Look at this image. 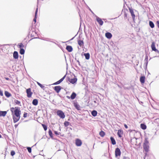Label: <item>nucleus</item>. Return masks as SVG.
I'll return each mask as SVG.
<instances>
[{
    "label": "nucleus",
    "mask_w": 159,
    "mask_h": 159,
    "mask_svg": "<svg viewBox=\"0 0 159 159\" xmlns=\"http://www.w3.org/2000/svg\"><path fill=\"white\" fill-rule=\"evenodd\" d=\"M57 115L62 119H64L65 117L64 113L61 110L57 111Z\"/></svg>",
    "instance_id": "1"
},
{
    "label": "nucleus",
    "mask_w": 159,
    "mask_h": 159,
    "mask_svg": "<svg viewBox=\"0 0 159 159\" xmlns=\"http://www.w3.org/2000/svg\"><path fill=\"white\" fill-rule=\"evenodd\" d=\"M21 111L20 109H16L14 111V115L15 116H16L17 117H20V113Z\"/></svg>",
    "instance_id": "2"
},
{
    "label": "nucleus",
    "mask_w": 159,
    "mask_h": 159,
    "mask_svg": "<svg viewBox=\"0 0 159 159\" xmlns=\"http://www.w3.org/2000/svg\"><path fill=\"white\" fill-rule=\"evenodd\" d=\"M143 148L146 152L148 151L149 146L148 141H146L143 144Z\"/></svg>",
    "instance_id": "3"
},
{
    "label": "nucleus",
    "mask_w": 159,
    "mask_h": 159,
    "mask_svg": "<svg viewBox=\"0 0 159 159\" xmlns=\"http://www.w3.org/2000/svg\"><path fill=\"white\" fill-rule=\"evenodd\" d=\"M121 154V152L119 148H117L116 149L115 151V155L116 157H117L118 156H120Z\"/></svg>",
    "instance_id": "4"
},
{
    "label": "nucleus",
    "mask_w": 159,
    "mask_h": 159,
    "mask_svg": "<svg viewBox=\"0 0 159 159\" xmlns=\"http://www.w3.org/2000/svg\"><path fill=\"white\" fill-rule=\"evenodd\" d=\"M151 47L152 49V50L157 52L159 53V51L155 47V43L154 42H152V44H151Z\"/></svg>",
    "instance_id": "5"
},
{
    "label": "nucleus",
    "mask_w": 159,
    "mask_h": 159,
    "mask_svg": "<svg viewBox=\"0 0 159 159\" xmlns=\"http://www.w3.org/2000/svg\"><path fill=\"white\" fill-rule=\"evenodd\" d=\"M26 93L28 97L30 98L31 97L32 93L31 92V89L30 88L27 89Z\"/></svg>",
    "instance_id": "6"
},
{
    "label": "nucleus",
    "mask_w": 159,
    "mask_h": 159,
    "mask_svg": "<svg viewBox=\"0 0 159 159\" xmlns=\"http://www.w3.org/2000/svg\"><path fill=\"white\" fill-rule=\"evenodd\" d=\"M75 144L77 146H80L82 144V142L80 140L77 139L75 140Z\"/></svg>",
    "instance_id": "7"
},
{
    "label": "nucleus",
    "mask_w": 159,
    "mask_h": 159,
    "mask_svg": "<svg viewBox=\"0 0 159 159\" xmlns=\"http://www.w3.org/2000/svg\"><path fill=\"white\" fill-rule=\"evenodd\" d=\"M96 20L98 23L100 25H102L103 23V22L100 18H99L97 16H96Z\"/></svg>",
    "instance_id": "8"
},
{
    "label": "nucleus",
    "mask_w": 159,
    "mask_h": 159,
    "mask_svg": "<svg viewBox=\"0 0 159 159\" xmlns=\"http://www.w3.org/2000/svg\"><path fill=\"white\" fill-rule=\"evenodd\" d=\"M61 89V87L60 86H56L54 87V89L57 93H59Z\"/></svg>",
    "instance_id": "9"
},
{
    "label": "nucleus",
    "mask_w": 159,
    "mask_h": 159,
    "mask_svg": "<svg viewBox=\"0 0 159 159\" xmlns=\"http://www.w3.org/2000/svg\"><path fill=\"white\" fill-rule=\"evenodd\" d=\"M77 79L76 78H75L71 79H69V80H68V81H69L70 83L74 84L77 82Z\"/></svg>",
    "instance_id": "10"
},
{
    "label": "nucleus",
    "mask_w": 159,
    "mask_h": 159,
    "mask_svg": "<svg viewBox=\"0 0 159 159\" xmlns=\"http://www.w3.org/2000/svg\"><path fill=\"white\" fill-rule=\"evenodd\" d=\"M129 10L130 12L131 13V15L133 19L134 20L135 16L134 14V11L133 9H132L129 8Z\"/></svg>",
    "instance_id": "11"
},
{
    "label": "nucleus",
    "mask_w": 159,
    "mask_h": 159,
    "mask_svg": "<svg viewBox=\"0 0 159 159\" xmlns=\"http://www.w3.org/2000/svg\"><path fill=\"white\" fill-rule=\"evenodd\" d=\"M20 117H16V116L14 115H13V121L14 123H15L17 122L20 119Z\"/></svg>",
    "instance_id": "12"
},
{
    "label": "nucleus",
    "mask_w": 159,
    "mask_h": 159,
    "mask_svg": "<svg viewBox=\"0 0 159 159\" xmlns=\"http://www.w3.org/2000/svg\"><path fill=\"white\" fill-rule=\"evenodd\" d=\"M13 57L16 59H18V53L16 51H15L13 54Z\"/></svg>",
    "instance_id": "13"
},
{
    "label": "nucleus",
    "mask_w": 159,
    "mask_h": 159,
    "mask_svg": "<svg viewBox=\"0 0 159 159\" xmlns=\"http://www.w3.org/2000/svg\"><path fill=\"white\" fill-rule=\"evenodd\" d=\"M66 49L69 52H71L73 50L72 47L69 45H68L66 46Z\"/></svg>",
    "instance_id": "14"
},
{
    "label": "nucleus",
    "mask_w": 159,
    "mask_h": 159,
    "mask_svg": "<svg viewBox=\"0 0 159 159\" xmlns=\"http://www.w3.org/2000/svg\"><path fill=\"white\" fill-rule=\"evenodd\" d=\"M145 77L144 76H142L140 77V81L142 84L144 83L145 82Z\"/></svg>",
    "instance_id": "15"
},
{
    "label": "nucleus",
    "mask_w": 159,
    "mask_h": 159,
    "mask_svg": "<svg viewBox=\"0 0 159 159\" xmlns=\"http://www.w3.org/2000/svg\"><path fill=\"white\" fill-rule=\"evenodd\" d=\"M105 35L106 37L108 39H110L112 37V34L111 33L107 32L106 33Z\"/></svg>",
    "instance_id": "16"
},
{
    "label": "nucleus",
    "mask_w": 159,
    "mask_h": 159,
    "mask_svg": "<svg viewBox=\"0 0 159 159\" xmlns=\"http://www.w3.org/2000/svg\"><path fill=\"white\" fill-rule=\"evenodd\" d=\"M78 43L80 47H82L84 46V42L83 40H79Z\"/></svg>",
    "instance_id": "17"
},
{
    "label": "nucleus",
    "mask_w": 159,
    "mask_h": 159,
    "mask_svg": "<svg viewBox=\"0 0 159 159\" xmlns=\"http://www.w3.org/2000/svg\"><path fill=\"white\" fill-rule=\"evenodd\" d=\"M7 113L6 111H0V116H5Z\"/></svg>",
    "instance_id": "18"
},
{
    "label": "nucleus",
    "mask_w": 159,
    "mask_h": 159,
    "mask_svg": "<svg viewBox=\"0 0 159 159\" xmlns=\"http://www.w3.org/2000/svg\"><path fill=\"white\" fill-rule=\"evenodd\" d=\"M38 101L37 99H34L33 100L32 102V104L35 106H36L38 104Z\"/></svg>",
    "instance_id": "19"
},
{
    "label": "nucleus",
    "mask_w": 159,
    "mask_h": 159,
    "mask_svg": "<svg viewBox=\"0 0 159 159\" xmlns=\"http://www.w3.org/2000/svg\"><path fill=\"white\" fill-rule=\"evenodd\" d=\"M76 95V94L75 93L73 92L70 96L71 99L72 100L74 99L75 98Z\"/></svg>",
    "instance_id": "20"
},
{
    "label": "nucleus",
    "mask_w": 159,
    "mask_h": 159,
    "mask_svg": "<svg viewBox=\"0 0 159 159\" xmlns=\"http://www.w3.org/2000/svg\"><path fill=\"white\" fill-rule=\"evenodd\" d=\"M110 139H111V143H112V144L113 145L116 144V142L115 139H114V138L113 137H111L110 138Z\"/></svg>",
    "instance_id": "21"
},
{
    "label": "nucleus",
    "mask_w": 159,
    "mask_h": 159,
    "mask_svg": "<svg viewBox=\"0 0 159 159\" xmlns=\"http://www.w3.org/2000/svg\"><path fill=\"white\" fill-rule=\"evenodd\" d=\"M84 55L86 59L89 60V59L90 54L89 53H84Z\"/></svg>",
    "instance_id": "22"
},
{
    "label": "nucleus",
    "mask_w": 159,
    "mask_h": 159,
    "mask_svg": "<svg viewBox=\"0 0 159 159\" xmlns=\"http://www.w3.org/2000/svg\"><path fill=\"white\" fill-rule=\"evenodd\" d=\"M97 112L95 110L91 112L92 115L93 116H97Z\"/></svg>",
    "instance_id": "23"
},
{
    "label": "nucleus",
    "mask_w": 159,
    "mask_h": 159,
    "mask_svg": "<svg viewBox=\"0 0 159 159\" xmlns=\"http://www.w3.org/2000/svg\"><path fill=\"white\" fill-rule=\"evenodd\" d=\"M5 96L7 97H9L11 96V93L7 91H5Z\"/></svg>",
    "instance_id": "24"
},
{
    "label": "nucleus",
    "mask_w": 159,
    "mask_h": 159,
    "mask_svg": "<svg viewBox=\"0 0 159 159\" xmlns=\"http://www.w3.org/2000/svg\"><path fill=\"white\" fill-rule=\"evenodd\" d=\"M123 134V133L121 130H118L117 134L118 135L119 137H121L122 136V134Z\"/></svg>",
    "instance_id": "25"
},
{
    "label": "nucleus",
    "mask_w": 159,
    "mask_h": 159,
    "mask_svg": "<svg viewBox=\"0 0 159 159\" xmlns=\"http://www.w3.org/2000/svg\"><path fill=\"white\" fill-rule=\"evenodd\" d=\"M149 25L151 28H153L154 27V25L153 22L152 21H149Z\"/></svg>",
    "instance_id": "26"
},
{
    "label": "nucleus",
    "mask_w": 159,
    "mask_h": 159,
    "mask_svg": "<svg viewBox=\"0 0 159 159\" xmlns=\"http://www.w3.org/2000/svg\"><path fill=\"white\" fill-rule=\"evenodd\" d=\"M141 128L143 129H146V126L143 124H141L140 125Z\"/></svg>",
    "instance_id": "27"
},
{
    "label": "nucleus",
    "mask_w": 159,
    "mask_h": 159,
    "mask_svg": "<svg viewBox=\"0 0 159 159\" xmlns=\"http://www.w3.org/2000/svg\"><path fill=\"white\" fill-rule=\"evenodd\" d=\"M38 8H37L35 12V16L34 18V19L33 20L35 22H36V18H37L36 16L38 12Z\"/></svg>",
    "instance_id": "28"
},
{
    "label": "nucleus",
    "mask_w": 159,
    "mask_h": 159,
    "mask_svg": "<svg viewBox=\"0 0 159 159\" xmlns=\"http://www.w3.org/2000/svg\"><path fill=\"white\" fill-rule=\"evenodd\" d=\"M99 135L103 137L105 135V133L103 131H101L99 133Z\"/></svg>",
    "instance_id": "29"
},
{
    "label": "nucleus",
    "mask_w": 159,
    "mask_h": 159,
    "mask_svg": "<svg viewBox=\"0 0 159 159\" xmlns=\"http://www.w3.org/2000/svg\"><path fill=\"white\" fill-rule=\"evenodd\" d=\"M25 52V50L24 49L22 48H20V53L21 54L23 55L24 54Z\"/></svg>",
    "instance_id": "30"
},
{
    "label": "nucleus",
    "mask_w": 159,
    "mask_h": 159,
    "mask_svg": "<svg viewBox=\"0 0 159 159\" xmlns=\"http://www.w3.org/2000/svg\"><path fill=\"white\" fill-rule=\"evenodd\" d=\"M74 106L76 109L79 110L80 108V106L77 103H75Z\"/></svg>",
    "instance_id": "31"
},
{
    "label": "nucleus",
    "mask_w": 159,
    "mask_h": 159,
    "mask_svg": "<svg viewBox=\"0 0 159 159\" xmlns=\"http://www.w3.org/2000/svg\"><path fill=\"white\" fill-rule=\"evenodd\" d=\"M48 134L49 135V136H50L51 138L52 137V131L50 129H49L48 131Z\"/></svg>",
    "instance_id": "32"
},
{
    "label": "nucleus",
    "mask_w": 159,
    "mask_h": 159,
    "mask_svg": "<svg viewBox=\"0 0 159 159\" xmlns=\"http://www.w3.org/2000/svg\"><path fill=\"white\" fill-rule=\"evenodd\" d=\"M18 46H19V48H23L24 47V45L22 43H20L19 44H18Z\"/></svg>",
    "instance_id": "33"
},
{
    "label": "nucleus",
    "mask_w": 159,
    "mask_h": 159,
    "mask_svg": "<svg viewBox=\"0 0 159 159\" xmlns=\"http://www.w3.org/2000/svg\"><path fill=\"white\" fill-rule=\"evenodd\" d=\"M69 123L68 121H65L64 123V125L65 126L67 127L69 125Z\"/></svg>",
    "instance_id": "34"
},
{
    "label": "nucleus",
    "mask_w": 159,
    "mask_h": 159,
    "mask_svg": "<svg viewBox=\"0 0 159 159\" xmlns=\"http://www.w3.org/2000/svg\"><path fill=\"white\" fill-rule=\"evenodd\" d=\"M14 102L16 104H18V105H19L20 104V102L19 101H18L17 100H14Z\"/></svg>",
    "instance_id": "35"
},
{
    "label": "nucleus",
    "mask_w": 159,
    "mask_h": 159,
    "mask_svg": "<svg viewBox=\"0 0 159 159\" xmlns=\"http://www.w3.org/2000/svg\"><path fill=\"white\" fill-rule=\"evenodd\" d=\"M42 126H43L44 130L46 131L47 129V126L44 124H42Z\"/></svg>",
    "instance_id": "36"
},
{
    "label": "nucleus",
    "mask_w": 159,
    "mask_h": 159,
    "mask_svg": "<svg viewBox=\"0 0 159 159\" xmlns=\"http://www.w3.org/2000/svg\"><path fill=\"white\" fill-rule=\"evenodd\" d=\"M37 84L38 85L40 86V87L42 88H43L44 87V86H43L42 84H40L38 82H37Z\"/></svg>",
    "instance_id": "37"
},
{
    "label": "nucleus",
    "mask_w": 159,
    "mask_h": 159,
    "mask_svg": "<svg viewBox=\"0 0 159 159\" xmlns=\"http://www.w3.org/2000/svg\"><path fill=\"white\" fill-rule=\"evenodd\" d=\"M66 74L62 78H61L60 80H59V81L61 82H62L63 80L66 77Z\"/></svg>",
    "instance_id": "38"
},
{
    "label": "nucleus",
    "mask_w": 159,
    "mask_h": 159,
    "mask_svg": "<svg viewBox=\"0 0 159 159\" xmlns=\"http://www.w3.org/2000/svg\"><path fill=\"white\" fill-rule=\"evenodd\" d=\"M15 154V152L14 151H12L11 152V154L12 156H13Z\"/></svg>",
    "instance_id": "39"
},
{
    "label": "nucleus",
    "mask_w": 159,
    "mask_h": 159,
    "mask_svg": "<svg viewBox=\"0 0 159 159\" xmlns=\"http://www.w3.org/2000/svg\"><path fill=\"white\" fill-rule=\"evenodd\" d=\"M27 149L28 150V152L30 153L31 152V149L30 148V147H28L27 148Z\"/></svg>",
    "instance_id": "40"
},
{
    "label": "nucleus",
    "mask_w": 159,
    "mask_h": 159,
    "mask_svg": "<svg viewBox=\"0 0 159 159\" xmlns=\"http://www.w3.org/2000/svg\"><path fill=\"white\" fill-rule=\"evenodd\" d=\"M27 113L26 112H25L23 115V117L24 118H25L27 116Z\"/></svg>",
    "instance_id": "41"
},
{
    "label": "nucleus",
    "mask_w": 159,
    "mask_h": 159,
    "mask_svg": "<svg viewBox=\"0 0 159 159\" xmlns=\"http://www.w3.org/2000/svg\"><path fill=\"white\" fill-rule=\"evenodd\" d=\"M61 83V82L59 80H58V81H57L56 83H54L53 84H55V85L58 84H59Z\"/></svg>",
    "instance_id": "42"
},
{
    "label": "nucleus",
    "mask_w": 159,
    "mask_h": 159,
    "mask_svg": "<svg viewBox=\"0 0 159 159\" xmlns=\"http://www.w3.org/2000/svg\"><path fill=\"white\" fill-rule=\"evenodd\" d=\"M14 109V107H12L11 108V111L12 114H13V110Z\"/></svg>",
    "instance_id": "43"
},
{
    "label": "nucleus",
    "mask_w": 159,
    "mask_h": 159,
    "mask_svg": "<svg viewBox=\"0 0 159 159\" xmlns=\"http://www.w3.org/2000/svg\"><path fill=\"white\" fill-rule=\"evenodd\" d=\"M54 133L57 135H59L60 134V133H58V132L57 131H55Z\"/></svg>",
    "instance_id": "44"
},
{
    "label": "nucleus",
    "mask_w": 159,
    "mask_h": 159,
    "mask_svg": "<svg viewBox=\"0 0 159 159\" xmlns=\"http://www.w3.org/2000/svg\"><path fill=\"white\" fill-rule=\"evenodd\" d=\"M148 61H145V62L144 64V65H145V66H146V67L147 66V65H148Z\"/></svg>",
    "instance_id": "45"
},
{
    "label": "nucleus",
    "mask_w": 159,
    "mask_h": 159,
    "mask_svg": "<svg viewBox=\"0 0 159 159\" xmlns=\"http://www.w3.org/2000/svg\"><path fill=\"white\" fill-rule=\"evenodd\" d=\"M148 57L146 56V57H145V61H148Z\"/></svg>",
    "instance_id": "46"
},
{
    "label": "nucleus",
    "mask_w": 159,
    "mask_h": 159,
    "mask_svg": "<svg viewBox=\"0 0 159 159\" xmlns=\"http://www.w3.org/2000/svg\"><path fill=\"white\" fill-rule=\"evenodd\" d=\"M157 24L158 27L159 28V21H157Z\"/></svg>",
    "instance_id": "47"
},
{
    "label": "nucleus",
    "mask_w": 159,
    "mask_h": 159,
    "mask_svg": "<svg viewBox=\"0 0 159 159\" xmlns=\"http://www.w3.org/2000/svg\"><path fill=\"white\" fill-rule=\"evenodd\" d=\"M123 159H130L128 157H123Z\"/></svg>",
    "instance_id": "48"
},
{
    "label": "nucleus",
    "mask_w": 159,
    "mask_h": 159,
    "mask_svg": "<svg viewBox=\"0 0 159 159\" xmlns=\"http://www.w3.org/2000/svg\"><path fill=\"white\" fill-rule=\"evenodd\" d=\"M124 126L125 128L126 129H128V127L127 125L126 124H124Z\"/></svg>",
    "instance_id": "49"
},
{
    "label": "nucleus",
    "mask_w": 159,
    "mask_h": 159,
    "mask_svg": "<svg viewBox=\"0 0 159 159\" xmlns=\"http://www.w3.org/2000/svg\"><path fill=\"white\" fill-rule=\"evenodd\" d=\"M5 79H6V80H9V78H5Z\"/></svg>",
    "instance_id": "50"
},
{
    "label": "nucleus",
    "mask_w": 159,
    "mask_h": 159,
    "mask_svg": "<svg viewBox=\"0 0 159 159\" xmlns=\"http://www.w3.org/2000/svg\"><path fill=\"white\" fill-rule=\"evenodd\" d=\"M66 98L68 99H70V97L69 96H66Z\"/></svg>",
    "instance_id": "51"
},
{
    "label": "nucleus",
    "mask_w": 159,
    "mask_h": 159,
    "mask_svg": "<svg viewBox=\"0 0 159 159\" xmlns=\"http://www.w3.org/2000/svg\"><path fill=\"white\" fill-rule=\"evenodd\" d=\"M17 126H18V125H17L16 124L15 125V127L16 128L17 127Z\"/></svg>",
    "instance_id": "52"
},
{
    "label": "nucleus",
    "mask_w": 159,
    "mask_h": 159,
    "mask_svg": "<svg viewBox=\"0 0 159 159\" xmlns=\"http://www.w3.org/2000/svg\"><path fill=\"white\" fill-rule=\"evenodd\" d=\"M93 102L95 103H97V100H94L93 101Z\"/></svg>",
    "instance_id": "53"
},
{
    "label": "nucleus",
    "mask_w": 159,
    "mask_h": 159,
    "mask_svg": "<svg viewBox=\"0 0 159 159\" xmlns=\"http://www.w3.org/2000/svg\"><path fill=\"white\" fill-rule=\"evenodd\" d=\"M77 61V62H78V63H79V64H80V61H79L78 60V61Z\"/></svg>",
    "instance_id": "54"
},
{
    "label": "nucleus",
    "mask_w": 159,
    "mask_h": 159,
    "mask_svg": "<svg viewBox=\"0 0 159 159\" xmlns=\"http://www.w3.org/2000/svg\"><path fill=\"white\" fill-rule=\"evenodd\" d=\"M67 79H68L67 80H69V79H70V78L69 77H67Z\"/></svg>",
    "instance_id": "55"
},
{
    "label": "nucleus",
    "mask_w": 159,
    "mask_h": 159,
    "mask_svg": "<svg viewBox=\"0 0 159 159\" xmlns=\"http://www.w3.org/2000/svg\"><path fill=\"white\" fill-rule=\"evenodd\" d=\"M2 137V136L0 134V138L1 137Z\"/></svg>",
    "instance_id": "56"
}]
</instances>
